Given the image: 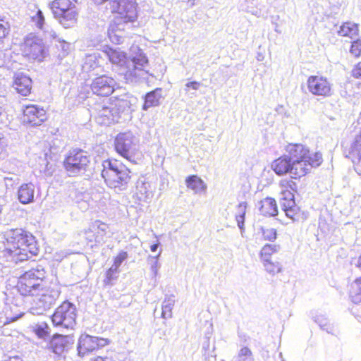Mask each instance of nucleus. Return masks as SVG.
Listing matches in <instances>:
<instances>
[{
	"instance_id": "nucleus-39",
	"label": "nucleus",
	"mask_w": 361,
	"mask_h": 361,
	"mask_svg": "<svg viewBox=\"0 0 361 361\" xmlns=\"http://www.w3.org/2000/svg\"><path fill=\"white\" fill-rule=\"evenodd\" d=\"M118 271L119 270L114 267L113 266L109 268L105 272L104 283L105 285L112 284V281L117 278L116 274Z\"/></svg>"
},
{
	"instance_id": "nucleus-5",
	"label": "nucleus",
	"mask_w": 361,
	"mask_h": 361,
	"mask_svg": "<svg viewBox=\"0 0 361 361\" xmlns=\"http://www.w3.org/2000/svg\"><path fill=\"white\" fill-rule=\"evenodd\" d=\"M109 8L123 23H133L138 17L137 4L135 0H110Z\"/></svg>"
},
{
	"instance_id": "nucleus-51",
	"label": "nucleus",
	"mask_w": 361,
	"mask_h": 361,
	"mask_svg": "<svg viewBox=\"0 0 361 361\" xmlns=\"http://www.w3.org/2000/svg\"><path fill=\"white\" fill-rule=\"evenodd\" d=\"M6 145L4 136L3 134L0 133V154L4 152Z\"/></svg>"
},
{
	"instance_id": "nucleus-14",
	"label": "nucleus",
	"mask_w": 361,
	"mask_h": 361,
	"mask_svg": "<svg viewBox=\"0 0 361 361\" xmlns=\"http://www.w3.org/2000/svg\"><path fill=\"white\" fill-rule=\"evenodd\" d=\"M115 80L113 78L102 75L94 78L90 85L92 93L98 97H109L115 90Z\"/></svg>"
},
{
	"instance_id": "nucleus-4",
	"label": "nucleus",
	"mask_w": 361,
	"mask_h": 361,
	"mask_svg": "<svg viewBox=\"0 0 361 361\" xmlns=\"http://www.w3.org/2000/svg\"><path fill=\"white\" fill-rule=\"evenodd\" d=\"M90 164L88 152L79 148L69 151L63 161L65 171L71 176L85 172Z\"/></svg>"
},
{
	"instance_id": "nucleus-34",
	"label": "nucleus",
	"mask_w": 361,
	"mask_h": 361,
	"mask_svg": "<svg viewBox=\"0 0 361 361\" xmlns=\"http://www.w3.org/2000/svg\"><path fill=\"white\" fill-rule=\"evenodd\" d=\"M149 183L141 181L138 182L136 185V196L139 200H145L149 197L150 193Z\"/></svg>"
},
{
	"instance_id": "nucleus-11",
	"label": "nucleus",
	"mask_w": 361,
	"mask_h": 361,
	"mask_svg": "<svg viewBox=\"0 0 361 361\" xmlns=\"http://www.w3.org/2000/svg\"><path fill=\"white\" fill-rule=\"evenodd\" d=\"M110 343L108 338L92 336L87 334L81 335L78 342V352L81 357L98 350Z\"/></svg>"
},
{
	"instance_id": "nucleus-35",
	"label": "nucleus",
	"mask_w": 361,
	"mask_h": 361,
	"mask_svg": "<svg viewBox=\"0 0 361 361\" xmlns=\"http://www.w3.org/2000/svg\"><path fill=\"white\" fill-rule=\"evenodd\" d=\"M262 263L265 270L271 275H275L282 271V267L279 262L268 260Z\"/></svg>"
},
{
	"instance_id": "nucleus-33",
	"label": "nucleus",
	"mask_w": 361,
	"mask_h": 361,
	"mask_svg": "<svg viewBox=\"0 0 361 361\" xmlns=\"http://www.w3.org/2000/svg\"><path fill=\"white\" fill-rule=\"evenodd\" d=\"M279 247V245H264L259 252V257L262 262L271 260V256L278 252Z\"/></svg>"
},
{
	"instance_id": "nucleus-8",
	"label": "nucleus",
	"mask_w": 361,
	"mask_h": 361,
	"mask_svg": "<svg viewBox=\"0 0 361 361\" xmlns=\"http://www.w3.org/2000/svg\"><path fill=\"white\" fill-rule=\"evenodd\" d=\"M22 55L30 61H42L47 55L42 40L37 37H27L20 46Z\"/></svg>"
},
{
	"instance_id": "nucleus-27",
	"label": "nucleus",
	"mask_w": 361,
	"mask_h": 361,
	"mask_svg": "<svg viewBox=\"0 0 361 361\" xmlns=\"http://www.w3.org/2000/svg\"><path fill=\"white\" fill-rule=\"evenodd\" d=\"M18 197L22 204H28L34 200V187L31 184L24 183L20 186Z\"/></svg>"
},
{
	"instance_id": "nucleus-38",
	"label": "nucleus",
	"mask_w": 361,
	"mask_h": 361,
	"mask_svg": "<svg viewBox=\"0 0 361 361\" xmlns=\"http://www.w3.org/2000/svg\"><path fill=\"white\" fill-rule=\"evenodd\" d=\"M349 51L355 59L360 58L361 56V39H357L353 41Z\"/></svg>"
},
{
	"instance_id": "nucleus-53",
	"label": "nucleus",
	"mask_w": 361,
	"mask_h": 361,
	"mask_svg": "<svg viewBox=\"0 0 361 361\" xmlns=\"http://www.w3.org/2000/svg\"><path fill=\"white\" fill-rule=\"evenodd\" d=\"M16 360H18V361H23L22 360H20L18 358H16Z\"/></svg>"
},
{
	"instance_id": "nucleus-48",
	"label": "nucleus",
	"mask_w": 361,
	"mask_h": 361,
	"mask_svg": "<svg viewBox=\"0 0 361 361\" xmlns=\"http://www.w3.org/2000/svg\"><path fill=\"white\" fill-rule=\"evenodd\" d=\"M88 361H115L111 357L97 355L91 357Z\"/></svg>"
},
{
	"instance_id": "nucleus-49",
	"label": "nucleus",
	"mask_w": 361,
	"mask_h": 361,
	"mask_svg": "<svg viewBox=\"0 0 361 361\" xmlns=\"http://www.w3.org/2000/svg\"><path fill=\"white\" fill-rule=\"evenodd\" d=\"M201 84L200 82L197 81H191L186 83L185 86L189 88L194 90H197L200 88Z\"/></svg>"
},
{
	"instance_id": "nucleus-41",
	"label": "nucleus",
	"mask_w": 361,
	"mask_h": 361,
	"mask_svg": "<svg viewBox=\"0 0 361 361\" xmlns=\"http://www.w3.org/2000/svg\"><path fill=\"white\" fill-rule=\"evenodd\" d=\"M173 304L174 301L173 300H164L162 305V316L164 317H169L171 316Z\"/></svg>"
},
{
	"instance_id": "nucleus-15",
	"label": "nucleus",
	"mask_w": 361,
	"mask_h": 361,
	"mask_svg": "<svg viewBox=\"0 0 361 361\" xmlns=\"http://www.w3.org/2000/svg\"><path fill=\"white\" fill-rule=\"evenodd\" d=\"M126 102L118 97L109 99V105L104 106L100 111L99 116L103 118V121L111 122L119 117L120 114L124 111Z\"/></svg>"
},
{
	"instance_id": "nucleus-47",
	"label": "nucleus",
	"mask_w": 361,
	"mask_h": 361,
	"mask_svg": "<svg viewBox=\"0 0 361 361\" xmlns=\"http://www.w3.org/2000/svg\"><path fill=\"white\" fill-rule=\"evenodd\" d=\"M352 289L355 295L360 297L357 302H361V276L355 280Z\"/></svg>"
},
{
	"instance_id": "nucleus-29",
	"label": "nucleus",
	"mask_w": 361,
	"mask_h": 361,
	"mask_svg": "<svg viewBox=\"0 0 361 361\" xmlns=\"http://www.w3.org/2000/svg\"><path fill=\"white\" fill-rule=\"evenodd\" d=\"M359 29L356 23L351 22L343 23L339 30L338 35L342 37H348L353 38L358 35Z\"/></svg>"
},
{
	"instance_id": "nucleus-30",
	"label": "nucleus",
	"mask_w": 361,
	"mask_h": 361,
	"mask_svg": "<svg viewBox=\"0 0 361 361\" xmlns=\"http://www.w3.org/2000/svg\"><path fill=\"white\" fill-rule=\"evenodd\" d=\"M282 193L288 200L294 199V192L297 191V184L292 179H283L280 181Z\"/></svg>"
},
{
	"instance_id": "nucleus-24",
	"label": "nucleus",
	"mask_w": 361,
	"mask_h": 361,
	"mask_svg": "<svg viewBox=\"0 0 361 361\" xmlns=\"http://www.w3.org/2000/svg\"><path fill=\"white\" fill-rule=\"evenodd\" d=\"M292 161L287 154H283L275 160L271 164V169L278 176H283L288 173H290Z\"/></svg>"
},
{
	"instance_id": "nucleus-37",
	"label": "nucleus",
	"mask_w": 361,
	"mask_h": 361,
	"mask_svg": "<svg viewBox=\"0 0 361 361\" xmlns=\"http://www.w3.org/2000/svg\"><path fill=\"white\" fill-rule=\"evenodd\" d=\"M246 209H247V203L246 202H240L238 205V214L235 216L236 221L238 222V226L242 228L244 220H245V215L246 213Z\"/></svg>"
},
{
	"instance_id": "nucleus-21",
	"label": "nucleus",
	"mask_w": 361,
	"mask_h": 361,
	"mask_svg": "<svg viewBox=\"0 0 361 361\" xmlns=\"http://www.w3.org/2000/svg\"><path fill=\"white\" fill-rule=\"evenodd\" d=\"M12 86L21 96L28 97L32 93V80L28 75L18 73L13 75Z\"/></svg>"
},
{
	"instance_id": "nucleus-20",
	"label": "nucleus",
	"mask_w": 361,
	"mask_h": 361,
	"mask_svg": "<svg viewBox=\"0 0 361 361\" xmlns=\"http://www.w3.org/2000/svg\"><path fill=\"white\" fill-rule=\"evenodd\" d=\"M102 52L106 56L109 61L117 67L125 70L128 62L127 54L120 48L106 45L102 49Z\"/></svg>"
},
{
	"instance_id": "nucleus-28",
	"label": "nucleus",
	"mask_w": 361,
	"mask_h": 361,
	"mask_svg": "<svg viewBox=\"0 0 361 361\" xmlns=\"http://www.w3.org/2000/svg\"><path fill=\"white\" fill-rule=\"evenodd\" d=\"M121 23L116 21L110 23L107 29V36L109 39L114 44H119L122 42V36L118 32L123 31L121 27Z\"/></svg>"
},
{
	"instance_id": "nucleus-36",
	"label": "nucleus",
	"mask_w": 361,
	"mask_h": 361,
	"mask_svg": "<svg viewBox=\"0 0 361 361\" xmlns=\"http://www.w3.org/2000/svg\"><path fill=\"white\" fill-rule=\"evenodd\" d=\"M32 331L39 338H45L49 336V327L46 322H43L40 324H37L33 327Z\"/></svg>"
},
{
	"instance_id": "nucleus-40",
	"label": "nucleus",
	"mask_w": 361,
	"mask_h": 361,
	"mask_svg": "<svg viewBox=\"0 0 361 361\" xmlns=\"http://www.w3.org/2000/svg\"><path fill=\"white\" fill-rule=\"evenodd\" d=\"M238 361H254L251 350L247 347H243L238 355Z\"/></svg>"
},
{
	"instance_id": "nucleus-22",
	"label": "nucleus",
	"mask_w": 361,
	"mask_h": 361,
	"mask_svg": "<svg viewBox=\"0 0 361 361\" xmlns=\"http://www.w3.org/2000/svg\"><path fill=\"white\" fill-rule=\"evenodd\" d=\"M131 61L133 63V67L130 68L126 64L123 73L126 77L137 76L138 75V71H142L149 63L147 57L141 51H140L135 56L131 58Z\"/></svg>"
},
{
	"instance_id": "nucleus-6",
	"label": "nucleus",
	"mask_w": 361,
	"mask_h": 361,
	"mask_svg": "<svg viewBox=\"0 0 361 361\" xmlns=\"http://www.w3.org/2000/svg\"><path fill=\"white\" fill-rule=\"evenodd\" d=\"M76 309L68 301L63 302L51 316V322L56 326H61L66 329H73L76 325Z\"/></svg>"
},
{
	"instance_id": "nucleus-46",
	"label": "nucleus",
	"mask_w": 361,
	"mask_h": 361,
	"mask_svg": "<svg viewBox=\"0 0 361 361\" xmlns=\"http://www.w3.org/2000/svg\"><path fill=\"white\" fill-rule=\"evenodd\" d=\"M10 26L8 22L0 18V41L4 39L9 33Z\"/></svg>"
},
{
	"instance_id": "nucleus-52",
	"label": "nucleus",
	"mask_w": 361,
	"mask_h": 361,
	"mask_svg": "<svg viewBox=\"0 0 361 361\" xmlns=\"http://www.w3.org/2000/svg\"><path fill=\"white\" fill-rule=\"evenodd\" d=\"M159 243H154L150 246V250L152 252H155L157 250V247H159Z\"/></svg>"
},
{
	"instance_id": "nucleus-2",
	"label": "nucleus",
	"mask_w": 361,
	"mask_h": 361,
	"mask_svg": "<svg viewBox=\"0 0 361 361\" xmlns=\"http://www.w3.org/2000/svg\"><path fill=\"white\" fill-rule=\"evenodd\" d=\"M39 252L35 237L23 228H14L5 234L2 256L18 263L36 257Z\"/></svg>"
},
{
	"instance_id": "nucleus-18",
	"label": "nucleus",
	"mask_w": 361,
	"mask_h": 361,
	"mask_svg": "<svg viewBox=\"0 0 361 361\" xmlns=\"http://www.w3.org/2000/svg\"><path fill=\"white\" fill-rule=\"evenodd\" d=\"M316 162L312 163L307 159L306 161L292 162L290 174L293 178H300L307 174L312 168L318 167L323 161L322 155H317Z\"/></svg>"
},
{
	"instance_id": "nucleus-9",
	"label": "nucleus",
	"mask_w": 361,
	"mask_h": 361,
	"mask_svg": "<svg viewBox=\"0 0 361 361\" xmlns=\"http://www.w3.org/2000/svg\"><path fill=\"white\" fill-rule=\"evenodd\" d=\"M332 84L322 75H310L307 80L308 91L313 95L322 97H331L333 94Z\"/></svg>"
},
{
	"instance_id": "nucleus-19",
	"label": "nucleus",
	"mask_w": 361,
	"mask_h": 361,
	"mask_svg": "<svg viewBox=\"0 0 361 361\" xmlns=\"http://www.w3.org/2000/svg\"><path fill=\"white\" fill-rule=\"evenodd\" d=\"M108 228L107 224L100 220L94 221L84 231L86 240L90 243H100L106 235Z\"/></svg>"
},
{
	"instance_id": "nucleus-1",
	"label": "nucleus",
	"mask_w": 361,
	"mask_h": 361,
	"mask_svg": "<svg viewBox=\"0 0 361 361\" xmlns=\"http://www.w3.org/2000/svg\"><path fill=\"white\" fill-rule=\"evenodd\" d=\"M47 276L44 268H31L18 278L16 288L22 296L33 298L44 307H49L55 303L58 294L47 287Z\"/></svg>"
},
{
	"instance_id": "nucleus-23",
	"label": "nucleus",
	"mask_w": 361,
	"mask_h": 361,
	"mask_svg": "<svg viewBox=\"0 0 361 361\" xmlns=\"http://www.w3.org/2000/svg\"><path fill=\"white\" fill-rule=\"evenodd\" d=\"M281 207L286 216L293 221H299L305 217L304 212L295 204L294 199L288 200L286 197H283Z\"/></svg>"
},
{
	"instance_id": "nucleus-13",
	"label": "nucleus",
	"mask_w": 361,
	"mask_h": 361,
	"mask_svg": "<svg viewBox=\"0 0 361 361\" xmlns=\"http://www.w3.org/2000/svg\"><path fill=\"white\" fill-rule=\"evenodd\" d=\"M287 156L292 162H298L299 161H309L312 163L317 161V156L322 154L318 152H311L307 147L301 144H289L286 147Z\"/></svg>"
},
{
	"instance_id": "nucleus-44",
	"label": "nucleus",
	"mask_w": 361,
	"mask_h": 361,
	"mask_svg": "<svg viewBox=\"0 0 361 361\" xmlns=\"http://www.w3.org/2000/svg\"><path fill=\"white\" fill-rule=\"evenodd\" d=\"M350 74L355 79H361V61L354 65ZM357 87L361 91V81L357 83Z\"/></svg>"
},
{
	"instance_id": "nucleus-43",
	"label": "nucleus",
	"mask_w": 361,
	"mask_h": 361,
	"mask_svg": "<svg viewBox=\"0 0 361 361\" xmlns=\"http://www.w3.org/2000/svg\"><path fill=\"white\" fill-rule=\"evenodd\" d=\"M128 257V252L126 251L119 252L116 256L114 257L113 267L119 270V267L122 262Z\"/></svg>"
},
{
	"instance_id": "nucleus-26",
	"label": "nucleus",
	"mask_w": 361,
	"mask_h": 361,
	"mask_svg": "<svg viewBox=\"0 0 361 361\" xmlns=\"http://www.w3.org/2000/svg\"><path fill=\"white\" fill-rule=\"evenodd\" d=\"M259 212L264 216H274L278 214V205L275 199L266 197L261 200Z\"/></svg>"
},
{
	"instance_id": "nucleus-17",
	"label": "nucleus",
	"mask_w": 361,
	"mask_h": 361,
	"mask_svg": "<svg viewBox=\"0 0 361 361\" xmlns=\"http://www.w3.org/2000/svg\"><path fill=\"white\" fill-rule=\"evenodd\" d=\"M316 162L312 163L307 159L306 161L292 162L290 174L293 178H300L307 174L312 168L318 167L323 161L322 155H317Z\"/></svg>"
},
{
	"instance_id": "nucleus-16",
	"label": "nucleus",
	"mask_w": 361,
	"mask_h": 361,
	"mask_svg": "<svg viewBox=\"0 0 361 361\" xmlns=\"http://www.w3.org/2000/svg\"><path fill=\"white\" fill-rule=\"evenodd\" d=\"M345 157L350 159L355 171L361 175V130L349 147L344 149Z\"/></svg>"
},
{
	"instance_id": "nucleus-32",
	"label": "nucleus",
	"mask_w": 361,
	"mask_h": 361,
	"mask_svg": "<svg viewBox=\"0 0 361 361\" xmlns=\"http://www.w3.org/2000/svg\"><path fill=\"white\" fill-rule=\"evenodd\" d=\"M161 88H157L146 94L145 102L142 106L144 110H147L150 107L157 106L159 104L160 95L157 94V91H161Z\"/></svg>"
},
{
	"instance_id": "nucleus-42",
	"label": "nucleus",
	"mask_w": 361,
	"mask_h": 361,
	"mask_svg": "<svg viewBox=\"0 0 361 361\" xmlns=\"http://www.w3.org/2000/svg\"><path fill=\"white\" fill-rule=\"evenodd\" d=\"M262 231V238L265 240L273 241L276 239L277 233L276 229L273 228H263Z\"/></svg>"
},
{
	"instance_id": "nucleus-25",
	"label": "nucleus",
	"mask_w": 361,
	"mask_h": 361,
	"mask_svg": "<svg viewBox=\"0 0 361 361\" xmlns=\"http://www.w3.org/2000/svg\"><path fill=\"white\" fill-rule=\"evenodd\" d=\"M68 345L67 336L56 334L51 338L49 348L55 354L61 355L67 350Z\"/></svg>"
},
{
	"instance_id": "nucleus-3",
	"label": "nucleus",
	"mask_w": 361,
	"mask_h": 361,
	"mask_svg": "<svg viewBox=\"0 0 361 361\" xmlns=\"http://www.w3.org/2000/svg\"><path fill=\"white\" fill-rule=\"evenodd\" d=\"M101 176L106 186L122 191L127 188L133 178V171L122 161L108 158L102 162Z\"/></svg>"
},
{
	"instance_id": "nucleus-45",
	"label": "nucleus",
	"mask_w": 361,
	"mask_h": 361,
	"mask_svg": "<svg viewBox=\"0 0 361 361\" xmlns=\"http://www.w3.org/2000/svg\"><path fill=\"white\" fill-rule=\"evenodd\" d=\"M31 19L38 28L42 29L43 27L44 17L41 10L38 9L35 15L32 16Z\"/></svg>"
},
{
	"instance_id": "nucleus-7",
	"label": "nucleus",
	"mask_w": 361,
	"mask_h": 361,
	"mask_svg": "<svg viewBox=\"0 0 361 361\" xmlns=\"http://www.w3.org/2000/svg\"><path fill=\"white\" fill-rule=\"evenodd\" d=\"M71 0H54L50 4L54 17L66 25H69L68 23L76 21L77 12Z\"/></svg>"
},
{
	"instance_id": "nucleus-10",
	"label": "nucleus",
	"mask_w": 361,
	"mask_h": 361,
	"mask_svg": "<svg viewBox=\"0 0 361 361\" xmlns=\"http://www.w3.org/2000/svg\"><path fill=\"white\" fill-rule=\"evenodd\" d=\"M114 149L122 157L131 161L136 152L133 136L128 133H118L114 139Z\"/></svg>"
},
{
	"instance_id": "nucleus-50",
	"label": "nucleus",
	"mask_w": 361,
	"mask_h": 361,
	"mask_svg": "<svg viewBox=\"0 0 361 361\" xmlns=\"http://www.w3.org/2000/svg\"><path fill=\"white\" fill-rule=\"evenodd\" d=\"M24 314L23 313H20L15 317H7L6 318V322H4V324H8L9 323H11V322H13L15 321H16L17 319H18L19 318H20Z\"/></svg>"
},
{
	"instance_id": "nucleus-12",
	"label": "nucleus",
	"mask_w": 361,
	"mask_h": 361,
	"mask_svg": "<svg viewBox=\"0 0 361 361\" xmlns=\"http://www.w3.org/2000/svg\"><path fill=\"white\" fill-rule=\"evenodd\" d=\"M24 124L31 126H41L47 119L46 110L35 104L24 106L21 116Z\"/></svg>"
},
{
	"instance_id": "nucleus-31",
	"label": "nucleus",
	"mask_w": 361,
	"mask_h": 361,
	"mask_svg": "<svg viewBox=\"0 0 361 361\" xmlns=\"http://www.w3.org/2000/svg\"><path fill=\"white\" fill-rule=\"evenodd\" d=\"M186 186L194 190L195 192L204 191L206 189V185L204 181L197 176H189L185 179Z\"/></svg>"
}]
</instances>
